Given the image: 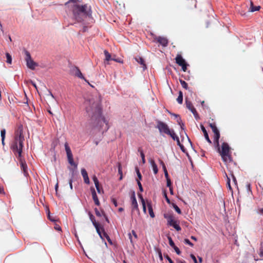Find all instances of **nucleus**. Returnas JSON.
Listing matches in <instances>:
<instances>
[{"instance_id":"48","label":"nucleus","mask_w":263,"mask_h":263,"mask_svg":"<svg viewBox=\"0 0 263 263\" xmlns=\"http://www.w3.org/2000/svg\"><path fill=\"white\" fill-rule=\"evenodd\" d=\"M180 149H181V151L183 152V153H185V148L184 147V146L180 143V145H178Z\"/></svg>"},{"instance_id":"8","label":"nucleus","mask_w":263,"mask_h":263,"mask_svg":"<svg viewBox=\"0 0 263 263\" xmlns=\"http://www.w3.org/2000/svg\"><path fill=\"white\" fill-rule=\"evenodd\" d=\"M25 54L26 55L25 61L26 62L27 66L29 69L34 70L35 68V67L38 66V64L33 61L29 52L26 51L25 52Z\"/></svg>"},{"instance_id":"17","label":"nucleus","mask_w":263,"mask_h":263,"mask_svg":"<svg viewBox=\"0 0 263 263\" xmlns=\"http://www.w3.org/2000/svg\"><path fill=\"white\" fill-rule=\"evenodd\" d=\"M201 129L202 132L203 133V134H204V137H205V139L207 140V141L209 143H210V144L212 143V142H211V140L209 138V137L208 134L207 133V131L205 129V128H204V127L203 126V125H201Z\"/></svg>"},{"instance_id":"43","label":"nucleus","mask_w":263,"mask_h":263,"mask_svg":"<svg viewBox=\"0 0 263 263\" xmlns=\"http://www.w3.org/2000/svg\"><path fill=\"white\" fill-rule=\"evenodd\" d=\"M173 248L174 249V250L175 251V252H176V253L178 255H180L181 254V251H180L179 249L177 246H175Z\"/></svg>"},{"instance_id":"50","label":"nucleus","mask_w":263,"mask_h":263,"mask_svg":"<svg viewBox=\"0 0 263 263\" xmlns=\"http://www.w3.org/2000/svg\"><path fill=\"white\" fill-rule=\"evenodd\" d=\"M111 201L113 203V204L115 205V206H118L117 201L116 199L112 198L111 199Z\"/></svg>"},{"instance_id":"33","label":"nucleus","mask_w":263,"mask_h":263,"mask_svg":"<svg viewBox=\"0 0 263 263\" xmlns=\"http://www.w3.org/2000/svg\"><path fill=\"white\" fill-rule=\"evenodd\" d=\"M168 239L169 242V245L172 247L174 248L175 246L173 240L170 236H168Z\"/></svg>"},{"instance_id":"64","label":"nucleus","mask_w":263,"mask_h":263,"mask_svg":"<svg viewBox=\"0 0 263 263\" xmlns=\"http://www.w3.org/2000/svg\"><path fill=\"white\" fill-rule=\"evenodd\" d=\"M260 255L263 256V249H260Z\"/></svg>"},{"instance_id":"38","label":"nucleus","mask_w":263,"mask_h":263,"mask_svg":"<svg viewBox=\"0 0 263 263\" xmlns=\"http://www.w3.org/2000/svg\"><path fill=\"white\" fill-rule=\"evenodd\" d=\"M136 173H137V176L138 177V180H141L142 179V175L139 171V170L137 167H136Z\"/></svg>"},{"instance_id":"60","label":"nucleus","mask_w":263,"mask_h":263,"mask_svg":"<svg viewBox=\"0 0 263 263\" xmlns=\"http://www.w3.org/2000/svg\"><path fill=\"white\" fill-rule=\"evenodd\" d=\"M190 110L193 113V115L194 114V113H196V112H197L196 109L194 107L192 108L191 109H190Z\"/></svg>"},{"instance_id":"42","label":"nucleus","mask_w":263,"mask_h":263,"mask_svg":"<svg viewBox=\"0 0 263 263\" xmlns=\"http://www.w3.org/2000/svg\"><path fill=\"white\" fill-rule=\"evenodd\" d=\"M163 195H164V196L165 198V200L166 201V202L168 203H170V200L169 199V198H168L167 196V194H166V193L165 191H164L163 192Z\"/></svg>"},{"instance_id":"37","label":"nucleus","mask_w":263,"mask_h":263,"mask_svg":"<svg viewBox=\"0 0 263 263\" xmlns=\"http://www.w3.org/2000/svg\"><path fill=\"white\" fill-rule=\"evenodd\" d=\"M92 180H93V182H94V183H95V186H96V185H98L99 184V180H98V179L97 177L95 175H94V176H93V177H92Z\"/></svg>"},{"instance_id":"12","label":"nucleus","mask_w":263,"mask_h":263,"mask_svg":"<svg viewBox=\"0 0 263 263\" xmlns=\"http://www.w3.org/2000/svg\"><path fill=\"white\" fill-rule=\"evenodd\" d=\"M131 200H132V213L134 212V211H136L138 214H140V211L138 208V203L135 197V193H133L131 196Z\"/></svg>"},{"instance_id":"15","label":"nucleus","mask_w":263,"mask_h":263,"mask_svg":"<svg viewBox=\"0 0 263 263\" xmlns=\"http://www.w3.org/2000/svg\"><path fill=\"white\" fill-rule=\"evenodd\" d=\"M92 199L97 205H100V201L97 195L96 192L93 188L91 189Z\"/></svg>"},{"instance_id":"31","label":"nucleus","mask_w":263,"mask_h":263,"mask_svg":"<svg viewBox=\"0 0 263 263\" xmlns=\"http://www.w3.org/2000/svg\"><path fill=\"white\" fill-rule=\"evenodd\" d=\"M138 151L140 153V155L142 158V160L143 163H145V156H144V154L142 150L140 148H139L138 149Z\"/></svg>"},{"instance_id":"19","label":"nucleus","mask_w":263,"mask_h":263,"mask_svg":"<svg viewBox=\"0 0 263 263\" xmlns=\"http://www.w3.org/2000/svg\"><path fill=\"white\" fill-rule=\"evenodd\" d=\"M135 60L138 62L139 63V64H140L142 66V68L143 69H146V65L145 64H144V61L143 60V59L141 58V57H136L135 58Z\"/></svg>"},{"instance_id":"10","label":"nucleus","mask_w":263,"mask_h":263,"mask_svg":"<svg viewBox=\"0 0 263 263\" xmlns=\"http://www.w3.org/2000/svg\"><path fill=\"white\" fill-rule=\"evenodd\" d=\"M88 215L89 216V218H90L91 221L92 222L93 225L94 226V227H95V228L96 229V231H97V233L99 234L100 237L101 239H103V237L102 235V232L100 230V227L99 224L96 222L94 216L91 214V213L90 212H88Z\"/></svg>"},{"instance_id":"26","label":"nucleus","mask_w":263,"mask_h":263,"mask_svg":"<svg viewBox=\"0 0 263 263\" xmlns=\"http://www.w3.org/2000/svg\"><path fill=\"white\" fill-rule=\"evenodd\" d=\"M250 5H251V7H250V11L251 12H254L256 11H258L260 9V6L254 7L253 5V3L251 1H250Z\"/></svg>"},{"instance_id":"39","label":"nucleus","mask_w":263,"mask_h":263,"mask_svg":"<svg viewBox=\"0 0 263 263\" xmlns=\"http://www.w3.org/2000/svg\"><path fill=\"white\" fill-rule=\"evenodd\" d=\"M173 115L176 117V118H177V122L178 123V124L180 125L182 123V120H181V118L180 117V116L179 115H176V114H174Z\"/></svg>"},{"instance_id":"23","label":"nucleus","mask_w":263,"mask_h":263,"mask_svg":"<svg viewBox=\"0 0 263 263\" xmlns=\"http://www.w3.org/2000/svg\"><path fill=\"white\" fill-rule=\"evenodd\" d=\"M74 70H75V75L77 77H78V78H79L80 79L85 80L86 81V80L85 79L84 77H83L82 72H81V71L79 69H78V68H76Z\"/></svg>"},{"instance_id":"49","label":"nucleus","mask_w":263,"mask_h":263,"mask_svg":"<svg viewBox=\"0 0 263 263\" xmlns=\"http://www.w3.org/2000/svg\"><path fill=\"white\" fill-rule=\"evenodd\" d=\"M96 189L97 190V192L99 193H101V191H103L102 189L100 187L99 184L98 185H96Z\"/></svg>"},{"instance_id":"61","label":"nucleus","mask_w":263,"mask_h":263,"mask_svg":"<svg viewBox=\"0 0 263 263\" xmlns=\"http://www.w3.org/2000/svg\"><path fill=\"white\" fill-rule=\"evenodd\" d=\"M138 196L141 200V202L143 203V201H144V199H143L142 195L141 194H139Z\"/></svg>"},{"instance_id":"7","label":"nucleus","mask_w":263,"mask_h":263,"mask_svg":"<svg viewBox=\"0 0 263 263\" xmlns=\"http://www.w3.org/2000/svg\"><path fill=\"white\" fill-rule=\"evenodd\" d=\"M209 126L211 128L212 132H213L214 134V142L215 146H218L219 145V140L220 138V133L219 130L216 127L215 123H209Z\"/></svg>"},{"instance_id":"44","label":"nucleus","mask_w":263,"mask_h":263,"mask_svg":"<svg viewBox=\"0 0 263 263\" xmlns=\"http://www.w3.org/2000/svg\"><path fill=\"white\" fill-rule=\"evenodd\" d=\"M95 211L96 215L97 216L101 217L102 216L101 213L99 212V211L98 210V209L97 208L95 209Z\"/></svg>"},{"instance_id":"35","label":"nucleus","mask_w":263,"mask_h":263,"mask_svg":"<svg viewBox=\"0 0 263 263\" xmlns=\"http://www.w3.org/2000/svg\"><path fill=\"white\" fill-rule=\"evenodd\" d=\"M118 173L120 175L119 179L121 180L122 179V168H121V166L120 164H119V165H118Z\"/></svg>"},{"instance_id":"29","label":"nucleus","mask_w":263,"mask_h":263,"mask_svg":"<svg viewBox=\"0 0 263 263\" xmlns=\"http://www.w3.org/2000/svg\"><path fill=\"white\" fill-rule=\"evenodd\" d=\"M1 137H2V144H4V139H5V135H6V130L5 129H3L1 130Z\"/></svg>"},{"instance_id":"9","label":"nucleus","mask_w":263,"mask_h":263,"mask_svg":"<svg viewBox=\"0 0 263 263\" xmlns=\"http://www.w3.org/2000/svg\"><path fill=\"white\" fill-rule=\"evenodd\" d=\"M227 167L230 173V175L232 177L233 182L236 185H237V180H236V179L234 175V171L238 170L236 164L235 162H231V163L229 164L228 165V166H227Z\"/></svg>"},{"instance_id":"56","label":"nucleus","mask_w":263,"mask_h":263,"mask_svg":"<svg viewBox=\"0 0 263 263\" xmlns=\"http://www.w3.org/2000/svg\"><path fill=\"white\" fill-rule=\"evenodd\" d=\"M47 91L48 92V95H47L48 97L53 98L52 94L48 90H47Z\"/></svg>"},{"instance_id":"2","label":"nucleus","mask_w":263,"mask_h":263,"mask_svg":"<svg viewBox=\"0 0 263 263\" xmlns=\"http://www.w3.org/2000/svg\"><path fill=\"white\" fill-rule=\"evenodd\" d=\"M24 140L23 128L20 126L15 133L14 140L10 145V149L16 157H20L22 155Z\"/></svg>"},{"instance_id":"14","label":"nucleus","mask_w":263,"mask_h":263,"mask_svg":"<svg viewBox=\"0 0 263 263\" xmlns=\"http://www.w3.org/2000/svg\"><path fill=\"white\" fill-rule=\"evenodd\" d=\"M81 174L84 179V182L87 184H89L90 183L89 179L85 168L81 169Z\"/></svg>"},{"instance_id":"63","label":"nucleus","mask_w":263,"mask_h":263,"mask_svg":"<svg viewBox=\"0 0 263 263\" xmlns=\"http://www.w3.org/2000/svg\"><path fill=\"white\" fill-rule=\"evenodd\" d=\"M169 190H170V192L171 194L173 195V187L172 186L170 187H169Z\"/></svg>"},{"instance_id":"21","label":"nucleus","mask_w":263,"mask_h":263,"mask_svg":"<svg viewBox=\"0 0 263 263\" xmlns=\"http://www.w3.org/2000/svg\"><path fill=\"white\" fill-rule=\"evenodd\" d=\"M170 136L174 140H176V141H177L178 145H180V142L179 137L176 135L174 130L173 132H172V134L170 135Z\"/></svg>"},{"instance_id":"3","label":"nucleus","mask_w":263,"mask_h":263,"mask_svg":"<svg viewBox=\"0 0 263 263\" xmlns=\"http://www.w3.org/2000/svg\"><path fill=\"white\" fill-rule=\"evenodd\" d=\"M215 147L218 152L220 154L223 161L226 164L227 166H228L231 162H234L233 161L230 155V147L227 143L223 142L221 148L219 145L218 146H215Z\"/></svg>"},{"instance_id":"53","label":"nucleus","mask_w":263,"mask_h":263,"mask_svg":"<svg viewBox=\"0 0 263 263\" xmlns=\"http://www.w3.org/2000/svg\"><path fill=\"white\" fill-rule=\"evenodd\" d=\"M54 228H55V230H58L59 231H61V228L59 225L56 224L55 227H54Z\"/></svg>"},{"instance_id":"11","label":"nucleus","mask_w":263,"mask_h":263,"mask_svg":"<svg viewBox=\"0 0 263 263\" xmlns=\"http://www.w3.org/2000/svg\"><path fill=\"white\" fill-rule=\"evenodd\" d=\"M175 60L177 64L181 66L182 70L185 71L187 69V64L185 60L180 55H177Z\"/></svg>"},{"instance_id":"24","label":"nucleus","mask_w":263,"mask_h":263,"mask_svg":"<svg viewBox=\"0 0 263 263\" xmlns=\"http://www.w3.org/2000/svg\"><path fill=\"white\" fill-rule=\"evenodd\" d=\"M147 207H148V212H149L150 216L152 218H154L155 217V214L153 212L152 205L150 203H148Z\"/></svg>"},{"instance_id":"57","label":"nucleus","mask_w":263,"mask_h":263,"mask_svg":"<svg viewBox=\"0 0 263 263\" xmlns=\"http://www.w3.org/2000/svg\"><path fill=\"white\" fill-rule=\"evenodd\" d=\"M0 194H5L4 187L1 186H0Z\"/></svg>"},{"instance_id":"25","label":"nucleus","mask_w":263,"mask_h":263,"mask_svg":"<svg viewBox=\"0 0 263 263\" xmlns=\"http://www.w3.org/2000/svg\"><path fill=\"white\" fill-rule=\"evenodd\" d=\"M224 175L227 179V186L229 189L232 192V188L230 184V178L228 177V175L226 172H224Z\"/></svg>"},{"instance_id":"46","label":"nucleus","mask_w":263,"mask_h":263,"mask_svg":"<svg viewBox=\"0 0 263 263\" xmlns=\"http://www.w3.org/2000/svg\"><path fill=\"white\" fill-rule=\"evenodd\" d=\"M166 184H167V186H168V187H171L172 186V182H171V180L170 179H167L166 180Z\"/></svg>"},{"instance_id":"22","label":"nucleus","mask_w":263,"mask_h":263,"mask_svg":"<svg viewBox=\"0 0 263 263\" xmlns=\"http://www.w3.org/2000/svg\"><path fill=\"white\" fill-rule=\"evenodd\" d=\"M150 162H151L154 174H157L158 172V169L157 168V164H156V163L155 162L154 160H151Z\"/></svg>"},{"instance_id":"41","label":"nucleus","mask_w":263,"mask_h":263,"mask_svg":"<svg viewBox=\"0 0 263 263\" xmlns=\"http://www.w3.org/2000/svg\"><path fill=\"white\" fill-rule=\"evenodd\" d=\"M184 242L185 243L189 245L191 247H193L194 246L193 243H192L188 239H185Z\"/></svg>"},{"instance_id":"36","label":"nucleus","mask_w":263,"mask_h":263,"mask_svg":"<svg viewBox=\"0 0 263 263\" xmlns=\"http://www.w3.org/2000/svg\"><path fill=\"white\" fill-rule=\"evenodd\" d=\"M180 84H181V86L183 88H184L185 89L187 88V84L184 81L180 80Z\"/></svg>"},{"instance_id":"58","label":"nucleus","mask_w":263,"mask_h":263,"mask_svg":"<svg viewBox=\"0 0 263 263\" xmlns=\"http://www.w3.org/2000/svg\"><path fill=\"white\" fill-rule=\"evenodd\" d=\"M194 116L196 120H198L199 119V115L197 113V112H196V113H194Z\"/></svg>"},{"instance_id":"30","label":"nucleus","mask_w":263,"mask_h":263,"mask_svg":"<svg viewBox=\"0 0 263 263\" xmlns=\"http://www.w3.org/2000/svg\"><path fill=\"white\" fill-rule=\"evenodd\" d=\"M172 205H173V208L175 209V210L176 211V212L177 213H178L179 214H181V210L180 209V208L176 204L173 203Z\"/></svg>"},{"instance_id":"51","label":"nucleus","mask_w":263,"mask_h":263,"mask_svg":"<svg viewBox=\"0 0 263 263\" xmlns=\"http://www.w3.org/2000/svg\"><path fill=\"white\" fill-rule=\"evenodd\" d=\"M191 257L194 260V263H197L196 258L193 254H191Z\"/></svg>"},{"instance_id":"6","label":"nucleus","mask_w":263,"mask_h":263,"mask_svg":"<svg viewBox=\"0 0 263 263\" xmlns=\"http://www.w3.org/2000/svg\"><path fill=\"white\" fill-rule=\"evenodd\" d=\"M164 217L167 219L168 225L173 227L177 231H181V228L179 226L178 221L175 220L173 215L164 214Z\"/></svg>"},{"instance_id":"55","label":"nucleus","mask_w":263,"mask_h":263,"mask_svg":"<svg viewBox=\"0 0 263 263\" xmlns=\"http://www.w3.org/2000/svg\"><path fill=\"white\" fill-rule=\"evenodd\" d=\"M132 234H133V235L134 236V237L137 239V234L136 233V232L134 231V230H132Z\"/></svg>"},{"instance_id":"18","label":"nucleus","mask_w":263,"mask_h":263,"mask_svg":"<svg viewBox=\"0 0 263 263\" xmlns=\"http://www.w3.org/2000/svg\"><path fill=\"white\" fill-rule=\"evenodd\" d=\"M157 40L163 46H166L167 45V40L165 37H159Z\"/></svg>"},{"instance_id":"28","label":"nucleus","mask_w":263,"mask_h":263,"mask_svg":"<svg viewBox=\"0 0 263 263\" xmlns=\"http://www.w3.org/2000/svg\"><path fill=\"white\" fill-rule=\"evenodd\" d=\"M186 106L189 110L194 107L192 102L189 100H186Z\"/></svg>"},{"instance_id":"13","label":"nucleus","mask_w":263,"mask_h":263,"mask_svg":"<svg viewBox=\"0 0 263 263\" xmlns=\"http://www.w3.org/2000/svg\"><path fill=\"white\" fill-rule=\"evenodd\" d=\"M17 158L20 161L22 170L23 171L24 174H26L27 166L26 163V162L24 159H22V156L20 157H17Z\"/></svg>"},{"instance_id":"45","label":"nucleus","mask_w":263,"mask_h":263,"mask_svg":"<svg viewBox=\"0 0 263 263\" xmlns=\"http://www.w3.org/2000/svg\"><path fill=\"white\" fill-rule=\"evenodd\" d=\"M142 204L143 212L145 213H146V204H145V201H143V203H142Z\"/></svg>"},{"instance_id":"16","label":"nucleus","mask_w":263,"mask_h":263,"mask_svg":"<svg viewBox=\"0 0 263 263\" xmlns=\"http://www.w3.org/2000/svg\"><path fill=\"white\" fill-rule=\"evenodd\" d=\"M65 151L66 152L68 159L72 158L73 155H72V152L71 151L70 148L68 146V144L67 143H65Z\"/></svg>"},{"instance_id":"62","label":"nucleus","mask_w":263,"mask_h":263,"mask_svg":"<svg viewBox=\"0 0 263 263\" xmlns=\"http://www.w3.org/2000/svg\"><path fill=\"white\" fill-rule=\"evenodd\" d=\"M259 214H261V215H263V208H261V209H258V212Z\"/></svg>"},{"instance_id":"32","label":"nucleus","mask_w":263,"mask_h":263,"mask_svg":"<svg viewBox=\"0 0 263 263\" xmlns=\"http://www.w3.org/2000/svg\"><path fill=\"white\" fill-rule=\"evenodd\" d=\"M68 161L69 163L71 166H73L75 168L77 167V164L74 162L73 158L68 159Z\"/></svg>"},{"instance_id":"5","label":"nucleus","mask_w":263,"mask_h":263,"mask_svg":"<svg viewBox=\"0 0 263 263\" xmlns=\"http://www.w3.org/2000/svg\"><path fill=\"white\" fill-rule=\"evenodd\" d=\"M156 123L157 125L156 127L158 129L161 134H165L170 136L172 134V132L174 131L173 129H170L168 126L162 121L157 120Z\"/></svg>"},{"instance_id":"54","label":"nucleus","mask_w":263,"mask_h":263,"mask_svg":"<svg viewBox=\"0 0 263 263\" xmlns=\"http://www.w3.org/2000/svg\"><path fill=\"white\" fill-rule=\"evenodd\" d=\"M112 60L115 61L117 62L121 63H123V61L121 60H120V59H116L112 58Z\"/></svg>"},{"instance_id":"27","label":"nucleus","mask_w":263,"mask_h":263,"mask_svg":"<svg viewBox=\"0 0 263 263\" xmlns=\"http://www.w3.org/2000/svg\"><path fill=\"white\" fill-rule=\"evenodd\" d=\"M104 53L105 56V60L106 61L112 60V58H111L110 54L107 50H104Z\"/></svg>"},{"instance_id":"34","label":"nucleus","mask_w":263,"mask_h":263,"mask_svg":"<svg viewBox=\"0 0 263 263\" xmlns=\"http://www.w3.org/2000/svg\"><path fill=\"white\" fill-rule=\"evenodd\" d=\"M7 62L9 64H11L12 58L11 55L9 53H6Z\"/></svg>"},{"instance_id":"47","label":"nucleus","mask_w":263,"mask_h":263,"mask_svg":"<svg viewBox=\"0 0 263 263\" xmlns=\"http://www.w3.org/2000/svg\"><path fill=\"white\" fill-rule=\"evenodd\" d=\"M167 259L170 263H174V261L172 260V259L168 256V255H166L164 256Z\"/></svg>"},{"instance_id":"1","label":"nucleus","mask_w":263,"mask_h":263,"mask_svg":"<svg viewBox=\"0 0 263 263\" xmlns=\"http://www.w3.org/2000/svg\"><path fill=\"white\" fill-rule=\"evenodd\" d=\"M86 111L88 114L89 119L87 124L91 128H100L102 122L106 125L105 130L109 128L108 121L102 116V107L100 100H86L84 102Z\"/></svg>"},{"instance_id":"20","label":"nucleus","mask_w":263,"mask_h":263,"mask_svg":"<svg viewBox=\"0 0 263 263\" xmlns=\"http://www.w3.org/2000/svg\"><path fill=\"white\" fill-rule=\"evenodd\" d=\"M101 230L103 232V234H102L103 239H104V237L106 238V239L107 240L108 242L110 243H112L111 240L109 237V236L108 235V234L105 232L104 229L103 227H101Z\"/></svg>"},{"instance_id":"4","label":"nucleus","mask_w":263,"mask_h":263,"mask_svg":"<svg viewBox=\"0 0 263 263\" xmlns=\"http://www.w3.org/2000/svg\"><path fill=\"white\" fill-rule=\"evenodd\" d=\"M66 5L72 10L76 18H77V13L82 14L83 15L85 14V11L86 6L78 5L76 0L69 1L66 3Z\"/></svg>"},{"instance_id":"40","label":"nucleus","mask_w":263,"mask_h":263,"mask_svg":"<svg viewBox=\"0 0 263 263\" xmlns=\"http://www.w3.org/2000/svg\"><path fill=\"white\" fill-rule=\"evenodd\" d=\"M137 184H138V185L139 186V189L140 192H143V189L142 184H141L140 180H137Z\"/></svg>"},{"instance_id":"59","label":"nucleus","mask_w":263,"mask_h":263,"mask_svg":"<svg viewBox=\"0 0 263 263\" xmlns=\"http://www.w3.org/2000/svg\"><path fill=\"white\" fill-rule=\"evenodd\" d=\"M72 179H70L69 181V186H70V189L72 190Z\"/></svg>"},{"instance_id":"52","label":"nucleus","mask_w":263,"mask_h":263,"mask_svg":"<svg viewBox=\"0 0 263 263\" xmlns=\"http://www.w3.org/2000/svg\"><path fill=\"white\" fill-rule=\"evenodd\" d=\"M48 219L49 220H50L51 221H55V220L54 218H52V217L50 215V212H49V211H48Z\"/></svg>"}]
</instances>
